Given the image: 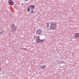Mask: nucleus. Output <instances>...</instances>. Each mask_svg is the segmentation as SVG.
I'll return each mask as SVG.
<instances>
[{
  "label": "nucleus",
  "instance_id": "obj_1",
  "mask_svg": "<svg viewBox=\"0 0 79 79\" xmlns=\"http://www.w3.org/2000/svg\"><path fill=\"white\" fill-rule=\"evenodd\" d=\"M50 29L51 30H54L56 29V25L57 23L56 22H51L50 23Z\"/></svg>",
  "mask_w": 79,
  "mask_h": 79
},
{
  "label": "nucleus",
  "instance_id": "obj_2",
  "mask_svg": "<svg viewBox=\"0 0 79 79\" xmlns=\"http://www.w3.org/2000/svg\"><path fill=\"white\" fill-rule=\"evenodd\" d=\"M11 31L12 32H15L16 31V27L15 25V24H11Z\"/></svg>",
  "mask_w": 79,
  "mask_h": 79
},
{
  "label": "nucleus",
  "instance_id": "obj_3",
  "mask_svg": "<svg viewBox=\"0 0 79 79\" xmlns=\"http://www.w3.org/2000/svg\"><path fill=\"white\" fill-rule=\"evenodd\" d=\"M36 33L37 35H40V34H41L42 33V30L40 29L37 30Z\"/></svg>",
  "mask_w": 79,
  "mask_h": 79
},
{
  "label": "nucleus",
  "instance_id": "obj_4",
  "mask_svg": "<svg viewBox=\"0 0 79 79\" xmlns=\"http://www.w3.org/2000/svg\"><path fill=\"white\" fill-rule=\"evenodd\" d=\"M44 40H41L40 39V40H36V43L37 44H39L40 43L42 42Z\"/></svg>",
  "mask_w": 79,
  "mask_h": 79
},
{
  "label": "nucleus",
  "instance_id": "obj_5",
  "mask_svg": "<svg viewBox=\"0 0 79 79\" xmlns=\"http://www.w3.org/2000/svg\"><path fill=\"white\" fill-rule=\"evenodd\" d=\"M8 3L10 5H13L14 4L13 2V1L12 0H9V1H8Z\"/></svg>",
  "mask_w": 79,
  "mask_h": 79
},
{
  "label": "nucleus",
  "instance_id": "obj_6",
  "mask_svg": "<svg viewBox=\"0 0 79 79\" xmlns=\"http://www.w3.org/2000/svg\"><path fill=\"white\" fill-rule=\"evenodd\" d=\"M30 8H31V10H34V8H35V6L33 5H30Z\"/></svg>",
  "mask_w": 79,
  "mask_h": 79
},
{
  "label": "nucleus",
  "instance_id": "obj_7",
  "mask_svg": "<svg viewBox=\"0 0 79 79\" xmlns=\"http://www.w3.org/2000/svg\"><path fill=\"white\" fill-rule=\"evenodd\" d=\"M5 32H4V31H1L0 33V35H3V33Z\"/></svg>",
  "mask_w": 79,
  "mask_h": 79
},
{
  "label": "nucleus",
  "instance_id": "obj_8",
  "mask_svg": "<svg viewBox=\"0 0 79 79\" xmlns=\"http://www.w3.org/2000/svg\"><path fill=\"white\" fill-rule=\"evenodd\" d=\"M37 39L36 40H40V36H37Z\"/></svg>",
  "mask_w": 79,
  "mask_h": 79
},
{
  "label": "nucleus",
  "instance_id": "obj_9",
  "mask_svg": "<svg viewBox=\"0 0 79 79\" xmlns=\"http://www.w3.org/2000/svg\"><path fill=\"white\" fill-rule=\"evenodd\" d=\"M40 68H41V69H44V68H45V67H44V66H40Z\"/></svg>",
  "mask_w": 79,
  "mask_h": 79
},
{
  "label": "nucleus",
  "instance_id": "obj_10",
  "mask_svg": "<svg viewBox=\"0 0 79 79\" xmlns=\"http://www.w3.org/2000/svg\"><path fill=\"white\" fill-rule=\"evenodd\" d=\"M27 10L28 12H29V11H30V7H28V9H27Z\"/></svg>",
  "mask_w": 79,
  "mask_h": 79
},
{
  "label": "nucleus",
  "instance_id": "obj_11",
  "mask_svg": "<svg viewBox=\"0 0 79 79\" xmlns=\"http://www.w3.org/2000/svg\"><path fill=\"white\" fill-rule=\"evenodd\" d=\"M47 27H49V23H47Z\"/></svg>",
  "mask_w": 79,
  "mask_h": 79
},
{
  "label": "nucleus",
  "instance_id": "obj_12",
  "mask_svg": "<svg viewBox=\"0 0 79 79\" xmlns=\"http://www.w3.org/2000/svg\"><path fill=\"white\" fill-rule=\"evenodd\" d=\"M30 12L31 13H34V10H31Z\"/></svg>",
  "mask_w": 79,
  "mask_h": 79
},
{
  "label": "nucleus",
  "instance_id": "obj_13",
  "mask_svg": "<svg viewBox=\"0 0 79 79\" xmlns=\"http://www.w3.org/2000/svg\"><path fill=\"white\" fill-rule=\"evenodd\" d=\"M35 35H34L33 36V39L34 40H35Z\"/></svg>",
  "mask_w": 79,
  "mask_h": 79
},
{
  "label": "nucleus",
  "instance_id": "obj_14",
  "mask_svg": "<svg viewBox=\"0 0 79 79\" xmlns=\"http://www.w3.org/2000/svg\"><path fill=\"white\" fill-rule=\"evenodd\" d=\"M25 0V1H28V0Z\"/></svg>",
  "mask_w": 79,
  "mask_h": 79
},
{
  "label": "nucleus",
  "instance_id": "obj_15",
  "mask_svg": "<svg viewBox=\"0 0 79 79\" xmlns=\"http://www.w3.org/2000/svg\"><path fill=\"white\" fill-rule=\"evenodd\" d=\"M2 73H4V71L2 72Z\"/></svg>",
  "mask_w": 79,
  "mask_h": 79
}]
</instances>
